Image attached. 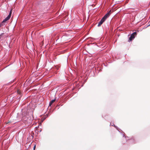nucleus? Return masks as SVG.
Here are the masks:
<instances>
[{
  "instance_id": "nucleus-1",
  "label": "nucleus",
  "mask_w": 150,
  "mask_h": 150,
  "mask_svg": "<svg viewBox=\"0 0 150 150\" xmlns=\"http://www.w3.org/2000/svg\"><path fill=\"white\" fill-rule=\"evenodd\" d=\"M111 10H110L102 18L100 21L99 22L98 25V26H100L105 20L110 16L111 14Z\"/></svg>"
},
{
  "instance_id": "nucleus-2",
  "label": "nucleus",
  "mask_w": 150,
  "mask_h": 150,
  "mask_svg": "<svg viewBox=\"0 0 150 150\" xmlns=\"http://www.w3.org/2000/svg\"><path fill=\"white\" fill-rule=\"evenodd\" d=\"M12 10V9H11L8 16L3 21V23H5L10 18L11 15Z\"/></svg>"
},
{
  "instance_id": "nucleus-3",
  "label": "nucleus",
  "mask_w": 150,
  "mask_h": 150,
  "mask_svg": "<svg viewBox=\"0 0 150 150\" xmlns=\"http://www.w3.org/2000/svg\"><path fill=\"white\" fill-rule=\"evenodd\" d=\"M12 10V9H11L8 16L3 21V23H5L10 18L11 15Z\"/></svg>"
},
{
  "instance_id": "nucleus-4",
  "label": "nucleus",
  "mask_w": 150,
  "mask_h": 150,
  "mask_svg": "<svg viewBox=\"0 0 150 150\" xmlns=\"http://www.w3.org/2000/svg\"><path fill=\"white\" fill-rule=\"evenodd\" d=\"M137 33L136 32H134L131 35L130 37L129 38V40L130 41H132L133 39L134 38L135 35H136Z\"/></svg>"
},
{
  "instance_id": "nucleus-5",
  "label": "nucleus",
  "mask_w": 150,
  "mask_h": 150,
  "mask_svg": "<svg viewBox=\"0 0 150 150\" xmlns=\"http://www.w3.org/2000/svg\"><path fill=\"white\" fill-rule=\"evenodd\" d=\"M55 100L54 99L52 100L50 103L49 106H50L55 101Z\"/></svg>"
},
{
  "instance_id": "nucleus-6",
  "label": "nucleus",
  "mask_w": 150,
  "mask_h": 150,
  "mask_svg": "<svg viewBox=\"0 0 150 150\" xmlns=\"http://www.w3.org/2000/svg\"><path fill=\"white\" fill-rule=\"evenodd\" d=\"M4 25V23H3V22L2 21L0 24V27Z\"/></svg>"
},
{
  "instance_id": "nucleus-7",
  "label": "nucleus",
  "mask_w": 150,
  "mask_h": 150,
  "mask_svg": "<svg viewBox=\"0 0 150 150\" xmlns=\"http://www.w3.org/2000/svg\"><path fill=\"white\" fill-rule=\"evenodd\" d=\"M35 147H36V146H35V145L34 146V147H33V149H34V150H35Z\"/></svg>"
},
{
  "instance_id": "nucleus-8",
  "label": "nucleus",
  "mask_w": 150,
  "mask_h": 150,
  "mask_svg": "<svg viewBox=\"0 0 150 150\" xmlns=\"http://www.w3.org/2000/svg\"><path fill=\"white\" fill-rule=\"evenodd\" d=\"M17 92L18 93H20V91L18 90V91Z\"/></svg>"
},
{
  "instance_id": "nucleus-9",
  "label": "nucleus",
  "mask_w": 150,
  "mask_h": 150,
  "mask_svg": "<svg viewBox=\"0 0 150 150\" xmlns=\"http://www.w3.org/2000/svg\"><path fill=\"white\" fill-rule=\"evenodd\" d=\"M125 138L123 137L122 140H125Z\"/></svg>"
}]
</instances>
